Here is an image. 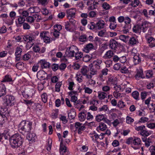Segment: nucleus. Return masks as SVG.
<instances>
[{
  "mask_svg": "<svg viewBox=\"0 0 155 155\" xmlns=\"http://www.w3.org/2000/svg\"><path fill=\"white\" fill-rule=\"evenodd\" d=\"M23 141V139L21 135L18 133H16L12 135L9 139L11 147L13 149L20 147Z\"/></svg>",
  "mask_w": 155,
  "mask_h": 155,
  "instance_id": "obj_1",
  "label": "nucleus"
},
{
  "mask_svg": "<svg viewBox=\"0 0 155 155\" xmlns=\"http://www.w3.org/2000/svg\"><path fill=\"white\" fill-rule=\"evenodd\" d=\"M32 122L22 121L18 126V130L23 135L28 134L32 128Z\"/></svg>",
  "mask_w": 155,
  "mask_h": 155,
  "instance_id": "obj_2",
  "label": "nucleus"
},
{
  "mask_svg": "<svg viewBox=\"0 0 155 155\" xmlns=\"http://www.w3.org/2000/svg\"><path fill=\"white\" fill-rule=\"evenodd\" d=\"M109 46L110 48L114 51L120 49V51H122L124 48L122 45L116 41L115 39H113L110 40Z\"/></svg>",
  "mask_w": 155,
  "mask_h": 155,
  "instance_id": "obj_3",
  "label": "nucleus"
},
{
  "mask_svg": "<svg viewBox=\"0 0 155 155\" xmlns=\"http://www.w3.org/2000/svg\"><path fill=\"white\" fill-rule=\"evenodd\" d=\"M3 101L5 106L11 107L15 104V98L12 95L8 94L4 97Z\"/></svg>",
  "mask_w": 155,
  "mask_h": 155,
  "instance_id": "obj_4",
  "label": "nucleus"
},
{
  "mask_svg": "<svg viewBox=\"0 0 155 155\" xmlns=\"http://www.w3.org/2000/svg\"><path fill=\"white\" fill-rule=\"evenodd\" d=\"M102 63L101 60H98L94 61L93 64L90 65V70L91 71L90 74L94 75L96 74L97 70L100 69L101 67V64Z\"/></svg>",
  "mask_w": 155,
  "mask_h": 155,
  "instance_id": "obj_5",
  "label": "nucleus"
},
{
  "mask_svg": "<svg viewBox=\"0 0 155 155\" xmlns=\"http://www.w3.org/2000/svg\"><path fill=\"white\" fill-rule=\"evenodd\" d=\"M23 42L27 43L26 46L28 48L31 47L35 42L34 37L32 35H26L25 36H22Z\"/></svg>",
  "mask_w": 155,
  "mask_h": 155,
  "instance_id": "obj_6",
  "label": "nucleus"
},
{
  "mask_svg": "<svg viewBox=\"0 0 155 155\" xmlns=\"http://www.w3.org/2000/svg\"><path fill=\"white\" fill-rule=\"evenodd\" d=\"M78 51V48L74 45H72L67 49L65 54L67 57H73L75 52H77Z\"/></svg>",
  "mask_w": 155,
  "mask_h": 155,
  "instance_id": "obj_7",
  "label": "nucleus"
},
{
  "mask_svg": "<svg viewBox=\"0 0 155 155\" xmlns=\"http://www.w3.org/2000/svg\"><path fill=\"white\" fill-rule=\"evenodd\" d=\"M74 126L76 129L78 130V134H81L82 132L86 128L84 124L79 122L75 123Z\"/></svg>",
  "mask_w": 155,
  "mask_h": 155,
  "instance_id": "obj_8",
  "label": "nucleus"
},
{
  "mask_svg": "<svg viewBox=\"0 0 155 155\" xmlns=\"http://www.w3.org/2000/svg\"><path fill=\"white\" fill-rule=\"evenodd\" d=\"M37 77L39 79L42 80H48V75L46 73L42 70L38 71L37 74Z\"/></svg>",
  "mask_w": 155,
  "mask_h": 155,
  "instance_id": "obj_9",
  "label": "nucleus"
},
{
  "mask_svg": "<svg viewBox=\"0 0 155 155\" xmlns=\"http://www.w3.org/2000/svg\"><path fill=\"white\" fill-rule=\"evenodd\" d=\"M38 64L40 65L42 69L49 68L51 67L50 63L45 59H41L38 62Z\"/></svg>",
  "mask_w": 155,
  "mask_h": 155,
  "instance_id": "obj_10",
  "label": "nucleus"
},
{
  "mask_svg": "<svg viewBox=\"0 0 155 155\" xmlns=\"http://www.w3.org/2000/svg\"><path fill=\"white\" fill-rule=\"evenodd\" d=\"M149 22L147 21L143 22L140 25L141 32H146L149 28Z\"/></svg>",
  "mask_w": 155,
  "mask_h": 155,
  "instance_id": "obj_11",
  "label": "nucleus"
},
{
  "mask_svg": "<svg viewBox=\"0 0 155 155\" xmlns=\"http://www.w3.org/2000/svg\"><path fill=\"white\" fill-rule=\"evenodd\" d=\"M143 70L141 68L137 69V74L135 76V78L137 80H139L140 78H144L145 76L143 74Z\"/></svg>",
  "mask_w": 155,
  "mask_h": 155,
  "instance_id": "obj_12",
  "label": "nucleus"
},
{
  "mask_svg": "<svg viewBox=\"0 0 155 155\" xmlns=\"http://www.w3.org/2000/svg\"><path fill=\"white\" fill-rule=\"evenodd\" d=\"M63 140L62 139L61 142L60 147V151L62 155H68V152L67 150V147L64 146L62 145Z\"/></svg>",
  "mask_w": 155,
  "mask_h": 155,
  "instance_id": "obj_13",
  "label": "nucleus"
},
{
  "mask_svg": "<svg viewBox=\"0 0 155 155\" xmlns=\"http://www.w3.org/2000/svg\"><path fill=\"white\" fill-rule=\"evenodd\" d=\"M74 8H72L67 9L66 10V13L67 14V17L68 18H74L75 17V15L76 14Z\"/></svg>",
  "mask_w": 155,
  "mask_h": 155,
  "instance_id": "obj_14",
  "label": "nucleus"
},
{
  "mask_svg": "<svg viewBox=\"0 0 155 155\" xmlns=\"http://www.w3.org/2000/svg\"><path fill=\"white\" fill-rule=\"evenodd\" d=\"M95 24L96 29L100 30L103 28L105 26L104 21L102 20H99Z\"/></svg>",
  "mask_w": 155,
  "mask_h": 155,
  "instance_id": "obj_15",
  "label": "nucleus"
},
{
  "mask_svg": "<svg viewBox=\"0 0 155 155\" xmlns=\"http://www.w3.org/2000/svg\"><path fill=\"white\" fill-rule=\"evenodd\" d=\"M94 48L93 44L91 43L87 44L83 49V51L86 53H88L89 51L92 50Z\"/></svg>",
  "mask_w": 155,
  "mask_h": 155,
  "instance_id": "obj_16",
  "label": "nucleus"
},
{
  "mask_svg": "<svg viewBox=\"0 0 155 155\" xmlns=\"http://www.w3.org/2000/svg\"><path fill=\"white\" fill-rule=\"evenodd\" d=\"M14 80H13L11 76L9 74H7L4 76L3 79L1 81V82H13Z\"/></svg>",
  "mask_w": 155,
  "mask_h": 155,
  "instance_id": "obj_17",
  "label": "nucleus"
},
{
  "mask_svg": "<svg viewBox=\"0 0 155 155\" xmlns=\"http://www.w3.org/2000/svg\"><path fill=\"white\" fill-rule=\"evenodd\" d=\"M133 61L135 65L140 64L141 62V58L139 54L134 55L133 58Z\"/></svg>",
  "mask_w": 155,
  "mask_h": 155,
  "instance_id": "obj_18",
  "label": "nucleus"
},
{
  "mask_svg": "<svg viewBox=\"0 0 155 155\" xmlns=\"http://www.w3.org/2000/svg\"><path fill=\"white\" fill-rule=\"evenodd\" d=\"M6 94V88L5 85L2 84H0V97L5 95Z\"/></svg>",
  "mask_w": 155,
  "mask_h": 155,
  "instance_id": "obj_19",
  "label": "nucleus"
},
{
  "mask_svg": "<svg viewBox=\"0 0 155 155\" xmlns=\"http://www.w3.org/2000/svg\"><path fill=\"white\" fill-rule=\"evenodd\" d=\"M133 138L130 137L127 139L126 143L127 144H131V147L134 150H137L140 148L139 147H134L133 145Z\"/></svg>",
  "mask_w": 155,
  "mask_h": 155,
  "instance_id": "obj_20",
  "label": "nucleus"
},
{
  "mask_svg": "<svg viewBox=\"0 0 155 155\" xmlns=\"http://www.w3.org/2000/svg\"><path fill=\"white\" fill-rule=\"evenodd\" d=\"M107 128V125L104 123L101 122L99 124V126L97 127V130L98 131L99 130L104 131Z\"/></svg>",
  "mask_w": 155,
  "mask_h": 155,
  "instance_id": "obj_21",
  "label": "nucleus"
},
{
  "mask_svg": "<svg viewBox=\"0 0 155 155\" xmlns=\"http://www.w3.org/2000/svg\"><path fill=\"white\" fill-rule=\"evenodd\" d=\"M129 5L131 6L134 8L138 6H141L142 5L139 0H134L131 2Z\"/></svg>",
  "mask_w": 155,
  "mask_h": 155,
  "instance_id": "obj_22",
  "label": "nucleus"
},
{
  "mask_svg": "<svg viewBox=\"0 0 155 155\" xmlns=\"http://www.w3.org/2000/svg\"><path fill=\"white\" fill-rule=\"evenodd\" d=\"M132 30L135 33L140 34L141 32L140 25L138 24L135 25L133 28Z\"/></svg>",
  "mask_w": 155,
  "mask_h": 155,
  "instance_id": "obj_23",
  "label": "nucleus"
},
{
  "mask_svg": "<svg viewBox=\"0 0 155 155\" xmlns=\"http://www.w3.org/2000/svg\"><path fill=\"white\" fill-rule=\"evenodd\" d=\"M140 139L137 137H134L133 140V145L138 146L140 145L141 143Z\"/></svg>",
  "mask_w": 155,
  "mask_h": 155,
  "instance_id": "obj_24",
  "label": "nucleus"
},
{
  "mask_svg": "<svg viewBox=\"0 0 155 155\" xmlns=\"http://www.w3.org/2000/svg\"><path fill=\"white\" fill-rule=\"evenodd\" d=\"M2 134V137H4L6 140L9 141V138L11 136L10 135L9 132L8 130H5Z\"/></svg>",
  "mask_w": 155,
  "mask_h": 155,
  "instance_id": "obj_25",
  "label": "nucleus"
},
{
  "mask_svg": "<svg viewBox=\"0 0 155 155\" xmlns=\"http://www.w3.org/2000/svg\"><path fill=\"white\" fill-rule=\"evenodd\" d=\"M0 114L3 116L5 115L7 117L8 116L9 113L7 108H2L0 110Z\"/></svg>",
  "mask_w": 155,
  "mask_h": 155,
  "instance_id": "obj_26",
  "label": "nucleus"
},
{
  "mask_svg": "<svg viewBox=\"0 0 155 155\" xmlns=\"http://www.w3.org/2000/svg\"><path fill=\"white\" fill-rule=\"evenodd\" d=\"M114 54L113 51L111 50H110L106 52L104 56V57L105 58H110L113 57Z\"/></svg>",
  "mask_w": 155,
  "mask_h": 155,
  "instance_id": "obj_27",
  "label": "nucleus"
},
{
  "mask_svg": "<svg viewBox=\"0 0 155 155\" xmlns=\"http://www.w3.org/2000/svg\"><path fill=\"white\" fill-rule=\"evenodd\" d=\"M89 71V69L86 66H84L82 67L81 69V72L84 76H85Z\"/></svg>",
  "mask_w": 155,
  "mask_h": 155,
  "instance_id": "obj_28",
  "label": "nucleus"
},
{
  "mask_svg": "<svg viewBox=\"0 0 155 155\" xmlns=\"http://www.w3.org/2000/svg\"><path fill=\"white\" fill-rule=\"evenodd\" d=\"M18 12L22 16L27 17L28 15V12L26 11H23L22 9H20L18 10Z\"/></svg>",
  "mask_w": 155,
  "mask_h": 155,
  "instance_id": "obj_29",
  "label": "nucleus"
},
{
  "mask_svg": "<svg viewBox=\"0 0 155 155\" xmlns=\"http://www.w3.org/2000/svg\"><path fill=\"white\" fill-rule=\"evenodd\" d=\"M44 42L46 43H50L52 41L55 40L54 38H51L50 37L48 36H46L43 39Z\"/></svg>",
  "mask_w": 155,
  "mask_h": 155,
  "instance_id": "obj_30",
  "label": "nucleus"
},
{
  "mask_svg": "<svg viewBox=\"0 0 155 155\" xmlns=\"http://www.w3.org/2000/svg\"><path fill=\"white\" fill-rule=\"evenodd\" d=\"M88 28L90 30L94 31L96 30V29L95 24L94 22H90L87 25Z\"/></svg>",
  "mask_w": 155,
  "mask_h": 155,
  "instance_id": "obj_31",
  "label": "nucleus"
},
{
  "mask_svg": "<svg viewBox=\"0 0 155 155\" xmlns=\"http://www.w3.org/2000/svg\"><path fill=\"white\" fill-rule=\"evenodd\" d=\"M39 8L37 7H31L28 9V12L30 13H36L38 12Z\"/></svg>",
  "mask_w": 155,
  "mask_h": 155,
  "instance_id": "obj_32",
  "label": "nucleus"
},
{
  "mask_svg": "<svg viewBox=\"0 0 155 155\" xmlns=\"http://www.w3.org/2000/svg\"><path fill=\"white\" fill-rule=\"evenodd\" d=\"M98 97L99 99L102 100L107 97V94L105 92H99L98 93Z\"/></svg>",
  "mask_w": 155,
  "mask_h": 155,
  "instance_id": "obj_33",
  "label": "nucleus"
},
{
  "mask_svg": "<svg viewBox=\"0 0 155 155\" xmlns=\"http://www.w3.org/2000/svg\"><path fill=\"white\" fill-rule=\"evenodd\" d=\"M27 137V139L29 140L33 141L35 139V134L29 133Z\"/></svg>",
  "mask_w": 155,
  "mask_h": 155,
  "instance_id": "obj_34",
  "label": "nucleus"
},
{
  "mask_svg": "<svg viewBox=\"0 0 155 155\" xmlns=\"http://www.w3.org/2000/svg\"><path fill=\"white\" fill-rule=\"evenodd\" d=\"M75 59L76 60L81 59L83 56L82 53L81 52L78 51V50L77 52H75Z\"/></svg>",
  "mask_w": 155,
  "mask_h": 155,
  "instance_id": "obj_35",
  "label": "nucleus"
},
{
  "mask_svg": "<svg viewBox=\"0 0 155 155\" xmlns=\"http://www.w3.org/2000/svg\"><path fill=\"white\" fill-rule=\"evenodd\" d=\"M7 117L5 115H2L0 114V124H3L7 121Z\"/></svg>",
  "mask_w": 155,
  "mask_h": 155,
  "instance_id": "obj_36",
  "label": "nucleus"
},
{
  "mask_svg": "<svg viewBox=\"0 0 155 155\" xmlns=\"http://www.w3.org/2000/svg\"><path fill=\"white\" fill-rule=\"evenodd\" d=\"M139 93L137 91H134L132 93V97L136 100H139Z\"/></svg>",
  "mask_w": 155,
  "mask_h": 155,
  "instance_id": "obj_37",
  "label": "nucleus"
},
{
  "mask_svg": "<svg viewBox=\"0 0 155 155\" xmlns=\"http://www.w3.org/2000/svg\"><path fill=\"white\" fill-rule=\"evenodd\" d=\"M108 69L107 68H105L101 71V74L99 75V77L102 78L103 75H106L107 74Z\"/></svg>",
  "mask_w": 155,
  "mask_h": 155,
  "instance_id": "obj_38",
  "label": "nucleus"
},
{
  "mask_svg": "<svg viewBox=\"0 0 155 155\" xmlns=\"http://www.w3.org/2000/svg\"><path fill=\"white\" fill-rule=\"evenodd\" d=\"M104 119V116L103 114H98L96 117L95 119L97 122H100Z\"/></svg>",
  "mask_w": 155,
  "mask_h": 155,
  "instance_id": "obj_39",
  "label": "nucleus"
},
{
  "mask_svg": "<svg viewBox=\"0 0 155 155\" xmlns=\"http://www.w3.org/2000/svg\"><path fill=\"white\" fill-rule=\"evenodd\" d=\"M137 42L138 41L136 38L134 37H131L129 41V43L132 45L136 44Z\"/></svg>",
  "mask_w": 155,
  "mask_h": 155,
  "instance_id": "obj_40",
  "label": "nucleus"
},
{
  "mask_svg": "<svg viewBox=\"0 0 155 155\" xmlns=\"http://www.w3.org/2000/svg\"><path fill=\"white\" fill-rule=\"evenodd\" d=\"M26 20L28 22L31 23L34 22L35 19L33 15L32 16H28L26 18Z\"/></svg>",
  "mask_w": 155,
  "mask_h": 155,
  "instance_id": "obj_41",
  "label": "nucleus"
},
{
  "mask_svg": "<svg viewBox=\"0 0 155 155\" xmlns=\"http://www.w3.org/2000/svg\"><path fill=\"white\" fill-rule=\"evenodd\" d=\"M22 50L20 47H17L16 48L15 55H21Z\"/></svg>",
  "mask_w": 155,
  "mask_h": 155,
  "instance_id": "obj_42",
  "label": "nucleus"
},
{
  "mask_svg": "<svg viewBox=\"0 0 155 155\" xmlns=\"http://www.w3.org/2000/svg\"><path fill=\"white\" fill-rule=\"evenodd\" d=\"M25 20V17L21 15L19 16L18 19V23L20 24H22L24 23Z\"/></svg>",
  "mask_w": 155,
  "mask_h": 155,
  "instance_id": "obj_43",
  "label": "nucleus"
},
{
  "mask_svg": "<svg viewBox=\"0 0 155 155\" xmlns=\"http://www.w3.org/2000/svg\"><path fill=\"white\" fill-rule=\"evenodd\" d=\"M24 66V64L22 62H18L16 65V68L20 70L22 69Z\"/></svg>",
  "mask_w": 155,
  "mask_h": 155,
  "instance_id": "obj_44",
  "label": "nucleus"
},
{
  "mask_svg": "<svg viewBox=\"0 0 155 155\" xmlns=\"http://www.w3.org/2000/svg\"><path fill=\"white\" fill-rule=\"evenodd\" d=\"M153 73L152 70H148L146 71V76L147 78H149L152 77Z\"/></svg>",
  "mask_w": 155,
  "mask_h": 155,
  "instance_id": "obj_45",
  "label": "nucleus"
},
{
  "mask_svg": "<svg viewBox=\"0 0 155 155\" xmlns=\"http://www.w3.org/2000/svg\"><path fill=\"white\" fill-rule=\"evenodd\" d=\"M145 37L147 42L149 43H152L153 41H154L155 40L154 38L151 37H149L147 35H146Z\"/></svg>",
  "mask_w": 155,
  "mask_h": 155,
  "instance_id": "obj_46",
  "label": "nucleus"
},
{
  "mask_svg": "<svg viewBox=\"0 0 155 155\" xmlns=\"http://www.w3.org/2000/svg\"><path fill=\"white\" fill-rule=\"evenodd\" d=\"M150 134V133L146 130H142L140 133V134L144 137H147Z\"/></svg>",
  "mask_w": 155,
  "mask_h": 155,
  "instance_id": "obj_47",
  "label": "nucleus"
},
{
  "mask_svg": "<svg viewBox=\"0 0 155 155\" xmlns=\"http://www.w3.org/2000/svg\"><path fill=\"white\" fill-rule=\"evenodd\" d=\"M75 116L76 113L74 111L70 112L68 114V117L70 120L74 119L75 117Z\"/></svg>",
  "mask_w": 155,
  "mask_h": 155,
  "instance_id": "obj_48",
  "label": "nucleus"
},
{
  "mask_svg": "<svg viewBox=\"0 0 155 155\" xmlns=\"http://www.w3.org/2000/svg\"><path fill=\"white\" fill-rule=\"evenodd\" d=\"M108 110L107 106L106 105H104L102 107L98 108V111H104L105 112L107 111Z\"/></svg>",
  "mask_w": 155,
  "mask_h": 155,
  "instance_id": "obj_49",
  "label": "nucleus"
},
{
  "mask_svg": "<svg viewBox=\"0 0 155 155\" xmlns=\"http://www.w3.org/2000/svg\"><path fill=\"white\" fill-rule=\"evenodd\" d=\"M62 85L61 82H59L57 83L55 85V91L57 92H59L60 88Z\"/></svg>",
  "mask_w": 155,
  "mask_h": 155,
  "instance_id": "obj_50",
  "label": "nucleus"
},
{
  "mask_svg": "<svg viewBox=\"0 0 155 155\" xmlns=\"http://www.w3.org/2000/svg\"><path fill=\"white\" fill-rule=\"evenodd\" d=\"M53 35L55 38H58L60 35V32L56 29H54L53 32Z\"/></svg>",
  "mask_w": 155,
  "mask_h": 155,
  "instance_id": "obj_51",
  "label": "nucleus"
},
{
  "mask_svg": "<svg viewBox=\"0 0 155 155\" xmlns=\"http://www.w3.org/2000/svg\"><path fill=\"white\" fill-rule=\"evenodd\" d=\"M49 32L47 31H43L40 33V37L42 39H43L46 36H48Z\"/></svg>",
  "mask_w": 155,
  "mask_h": 155,
  "instance_id": "obj_52",
  "label": "nucleus"
},
{
  "mask_svg": "<svg viewBox=\"0 0 155 155\" xmlns=\"http://www.w3.org/2000/svg\"><path fill=\"white\" fill-rule=\"evenodd\" d=\"M78 117L79 118V120L81 121H83L86 118V115H84L81 114L80 113H79L78 115Z\"/></svg>",
  "mask_w": 155,
  "mask_h": 155,
  "instance_id": "obj_53",
  "label": "nucleus"
},
{
  "mask_svg": "<svg viewBox=\"0 0 155 155\" xmlns=\"http://www.w3.org/2000/svg\"><path fill=\"white\" fill-rule=\"evenodd\" d=\"M120 71L122 73L127 74L128 72V69L125 66L122 67L120 69Z\"/></svg>",
  "mask_w": 155,
  "mask_h": 155,
  "instance_id": "obj_54",
  "label": "nucleus"
},
{
  "mask_svg": "<svg viewBox=\"0 0 155 155\" xmlns=\"http://www.w3.org/2000/svg\"><path fill=\"white\" fill-rule=\"evenodd\" d=\"M131 21V20L130 18L129 17H126L124 18V22L126 25L125 27H126V26H127V25L130 24Z\"/></svg>",
  "mask_w": 155,
  "mask_h": 155,
  "instance_id": "obj_55",
  "label": "nucleus"
},
{
  "mask_svg": "<svg viewBox=\"0 0 155 155\" xmlns=\"http://www.w3.org/2000/svg\"><path fill=\"white\" fill-rule=\"evenodd\" d=\"M35 91L32 89H29L27 93L28 96L30 97H31L35 93Z\"/></svg>",
  "mask_w": 155,
  "mask_h": 155,
  "instance_id": "obj_56",
  "label": "nucleus"
},
{
  "mask_svg": "<svg viewBox=\"0 0 155 155\" xmlns=\"http://www.w3.org/2000/svg\"><path fill=\"white\" fill-rule=\"evenodd\" d=\"M102 7L104 9L106 10H108L110 8V5L106 2L104 3L102 5Z\"/></svg>",
  "mask_w": 155,
  "mask_h": 155,
  "instance_id": "obj_57",
  "label": "nucleus"
},
{
  "mask_svg": "<svg viewBox=\"0 0 155 155\" xmlns=\"http://www.w3.org/2000/svg\"><path fill=\"white\" fill-rule=\"evenodd\" d=\"M91 58V57L88 55H86L83 57V61L86 62H87L90 61Z\"/></svg>",
  "mask_w": 155,
  "mask_h": 155,
  "instance_id": "obj_58",
  "label": "nucleus"
},
{
  "mask_svg": "<svg viewBox=\"0 0 155 155\" xmlns=\"http://www.w3.org/2000/svg\"><path fill=\"white\" fill-rule=\"evenodd\" d=\"M128 38L129 36H128L124 35H121L119 37V38L120 40L124 42H125L127 39H128Z\"/></svg>",
  "mask_w": 155,
  "mask_h": 155,
  "instance_id": "obj_59",
  "label": "nucleus"
},
{
  "mask_svg": "<svg viewBox=\"0 0 155 155\" xmlns=\"http://www.w3.org/2000/svg\"><path fill=\"white\" fill-rule=\"evenodd\" d=\"M149 118L144 117H142L139 120V122L144 123L147 122L149 120Z\"/></svg>",
  "mask_w": 155,
  "mask_h": 155,
  "instance_id": "obj_60",
  "label": "nucleus"
},
{
  "mask_svg": "<svg viewBox=\"0 0 155 155\" xmlns=\"http://www.w3.org/2000/svg\"><path fill=\"white\" fill-rule=\"evenodd\" d=\"M34 17V18L35 19H36V21L37 22L40 21L41 20L42 18L41 16L37 14H35L33 15Z\"/></svg>",
  "mask_w": 155,
  "mask_h": 155,
  "instance_id": "obj_61",
  "label": "nucleus"
},
{
  "mask_svg": "<svg viewBox=\"0 0 155 155\" xmlns=\"http://www.w3.org/2000/svg\"><path fill=\"white\" fill-rule=\"evenodd\" d=\"M134 119L130 117L127 116L126 117V123L128 124H130L134 121Z\"/></svg>",
  "mask_w": 155,
  "mask_h": 155,
  "instance_id": "obj_62",
  "label": "nucleus"
},
{
  "mask_svg": "<svg viewBox=\"0 0 155 155\" xmlns=\"http://www.w3.org/2000/svg\"><path fill=\"white\" fill-rule=\"evenodd\" d=\"M42 101L44 103H45L47 100V96L46 94H44L41 95Z\"/></svg>",
  "mask_w": 155,
  "mask_h": 155,
  "instance_id": "obj_63",
  "label": "nucleus"
},
{
  "mask_svg": "<svg viewBox=\"0 0 155 155\" xmlns=\"http://www.w3.org/2000/svg\"><path fill=\"white\" fill-rule=\"evenodd\" d=\"M87 40V37L85 35H81L79 38V41L81 42L85 41Z\"/></svg>",
  "mask_w": 155,
  "mask_h": 155,
  "instance_id": "obj_64",
  "label": "nucleus"
}]
</instances>
